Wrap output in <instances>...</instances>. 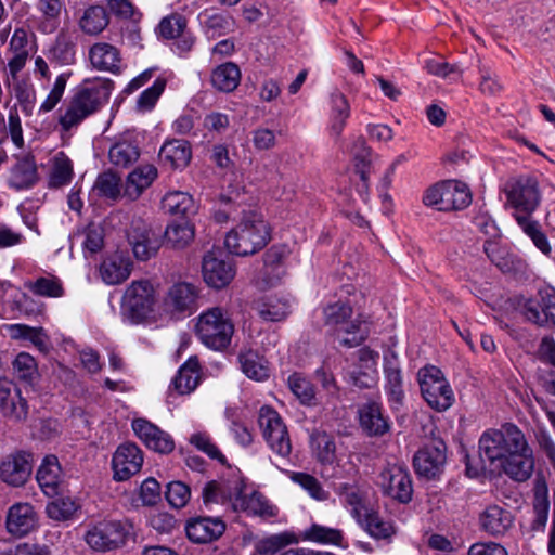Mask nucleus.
Returning a JSON list of instances; mask_svg holds the SVG:
<instances>
[{
    "label": "nucleus",
    "instance_id": "obj_1",
    "mask_svg": "<svg viewBox=\"0 0 555 555\" xmlns=\"http://www.w3.org/2000/svg\"><path fill=\"white\" fill-rule=\"evenodd\" d=\"M488 462L491 475L505 474L516 482L527 481L534 469L533 451L512 423L488 430Z\"/></svg>",
    "mask_w": 555,
    "mask_h": 555
},
{
    "label": "nucleus",
    "instance_id": "obj_2",
    "mask_svg": "<svg viewBox=\"0 0 555 555\" xmlns=\"http://www.w3.org/2000/svg\"><path fill=\"white\" fill-rule=\"evenodd\" d=\"M507 203L515 209V219L534 245L545 255L551 253V245L538 221L531 218L541 203V192L534 176L522 175L511 178L504 188Z\"/></svg>",
    "mask_w": 555,
    "mask_h": 555
},
{
    "label": "nucleus",
    "instance_id": "obj_3",
    "mask_svg": "<svg viewBox=\"0 0 555 555\" xmlns=\"http://www.w3.org/2000/svg\"><path fill=\"white\" fill-rule=\"evenodd\" d=\"M271 240L270 227L261 215L245 214L238 224L228 232L224 245L229 253L246 257L261 250Z\"/></svg>",
    "mask_w": 555,
    "mask_h": 555
},
{
    "label": "nucleus",
    "instance_id": "obj_4",
    "mask_svg": "<svg viewBox=\"0 0 555 555\" xmlns=\"http://www.w3.org/2000/svg\"><path fill=\"white\" fill-rule=\"evenodd\" d=\"M111 91L112 82L109 80H99L78 89L66 104L64 113L59 117L61 127L65 131L77 127L108 101Z\"/></svg>",
    "mask_w": 555,
    "mask_h": 555
},
{
    "label": "nucleus",
    "instance_id": "obj_5",
    "mask_svg": "<svg viewBox=\"0 0 555 555\" xmlns=\"http://www.w3.org/2000/svg\"><path fill=\"white\" fill-rule=\"evenodd\" d=\"M352 307L343 301L328 304L323 308L325 325L333 328V335L341 347L360 346L370 334L369 325L359 317L351 319Z\"/></svg>",
    "mask_w": 555,
    "mask_h": 555
},
{
    "label": "nucleus",
    "instance_id": "obj_6",
    "mask_svg": "<svg viewBox=\"0 0 555 555\" xmlns=\"http://www.w3.org/2000/svg\"><path fill=\"white\" fill-rule=\"evenodd\" d=\"M234 334V324L228 310L212 307L198 315L196 335L208 348L217 351L227 349Z\"/></svg>",
    "mask_w": 555,
    "mask_h": 555
},
{
    "label": "nucleus",
    "instance_id": "obj_7",
    "mask_svg": "<svg viewBox=\"0 0 555 555\" xmlns=\"http://www.w3.org/2000/svg\"><path fill=\"white\" fill-rule=\"evenodd\" d=\"M417 380L422 397L431 409L441 412L453 404V390L440 369L434 365L420 369Z\"/></svg>",
    "mask_w": 555,
    "mask_h": 555
},
{
    "label": "nucleus",
    "instance_id": "obj_8",
    "mask_svg": "<svg viewBox=\"0 0 555 555\" xmlns=\"http://www.w3.org/2000/svg\"><path fill=\"white\" fill-rule=\"evenodd\" d=\"M155 302V291L150 281H132L121 299L122 314L132 323H140L153 312Z\"/></svg>",
    "mask_w": 555,
    "mask_h": 555
},
{
    "label": "nucleus",
    "instance_id": "obj_9",
    "mask_svg": "<svg viewBox=\"0 0 555 555\" xmlns=\"http://www.w3.org/2000/svg\"><path fill=\"white\" fill-rule=\"evenodd\" d=\"M131 526L119 520H103L90 528L85 540L98 552H111L124 546L130 534Z\"/></svg>",
    "mask_w": 555,
    "mask_h": 555
},
{
    "label": "nucleus",
    "instance_id": "obj_10",
    "mask_svg": "<svg viewBox=\"0 0 555 555\" xmlns=\"http://www.w3.org/2000/svg\"><path fill=\"white\" fill-rule=\"evenodd\" d=\"M258 423L270 449L281 459H287L292 452V443L280 414L264 405L259 410Z\"/></svg>",
    "mask_w": 555,
    "mask_h": 555
},
{
    "label": "nucleus",
    "instance_id": "obj_11",
    "mask_svg": "<svg viewBox=\"0 0 555 555\" xmlns=\"http://www.w3.org/2000/svg\"><path fill=\"white\" fill-rule=\"evenodd\" d=\"M517 307L524 317L539 325H555V292L553 289L539 291L534 297H519Z\"/></svg>",
    "mask_w": 555,
    "mask_h": 555
},
{
    "label": "nucleus",
    "instance_id": "obj_12",
    "mask_svg": "<svg viewBox=\"0 0 555 555\" xmlns=\"http://www.w3.org/2000/svg\"><path fill=\"white\" fill-rule=\"evenodd\" d=\"M126 234L134 257L140 261L154 257L162 246L159 234L155 233L142 218H133Z\"/></svg>",
    "mask_w": 555,
    "mask_h": 555
},
{
    "label": "nucleus",
    "instance_id": "obj_13",
    "mask_svg": "<svg viewBox=\"0 0 555 555\" xmlns=\"http://www.w3.org/2000/svg\"><path fill=\"white\" fill-rule=\"evenodd\" d=\"M378 479V483L385 495L402 504L411 502L413 496V481L405 466H388L380 472Z\"/></svg>",
    "mask_w": 555,
    "mask_h": 555
},
{
    "label": "nucleus",
    "instance_id": "obj_14",
    "mask_svg": "<svg viewBox=\"0 0 555 555\" xmlns=\"http://www.w3.org/2000/svg\"><path fill=\"white\" fill-rule=\"evenodd\" d=\"M447 462V447L442 440L434 439L421 448L413 456V467L420 477L438 478Z\"/></svg>",
    "mask_w": 555,
    "mask_h": 555
},
{
    "label": "nucleus",
    "instance_id": "obj_15",
    "mask_svg": "<svg viewBox=\"0 0 555 555\" xmlns=\"http://www.w3.org/2000/svg\"><path fill=\"white\" fill-rule=\"evenodd\" d=\"M383 371L385 377V392L392 410L402 406L405 393L403 389V374L400 361L392 351L384 356Z\"/></svg>",
    "mask_w": 555,
    "mask_h": 555
},
{
    "label": "nucleus",
    "instance_id": "obj_16",
    "mask_svg": "<svg viewBox=\"0 0 555 555\" xmlns=\"http://www.w3.org/2000/svg\"><path fill=\"white\" fill-rule=\"evenodd\" d=\"M33 470V456L25 451L15 452L7 456L0 464V478L12 487L26 483Z\"/></svg>",
    "mask_w": 555,
    "mask_h": 555
},
{
    "label": "nucleus",
    "instance_id": "obj_17",
    "mask_svg": "<svg viewBox=\"0 0 555 555\" xmlns=\"http://www.w3.org/2000/svg\"><path fill=\"white\" fill-rule=\"evenodd\" d=\"M142 464L143 454L139 447L131 442L122 443L113 455L114 478L119 481L128 480L140 472Z\"/></svg>",
    "mask_w": 555,
    "mask_h": 555
},
{
    "label": "nucleus",
    "instance_id": "obj_18",
    "mask_svg": "<svg viewBox=\"0 0 555 555\" xmlns=\"http://www.w3.org/2000/svg\"><path fill=\"white\" fill-rule=\"evenodd\" d=\"M132 429L149 449L157 453L168 454L175 449L172 437L144 418L134 420L132 422Z\"/></svg>",
    "mask_w": 555,
    "mask_h": 555
},
{
    "label": "nucleus",
    "instance_id": "obj_19",
    "mask_svg": "<svg viewBox=\"0 0 555 555\" xmlns=\"http://www.w3.org/2000/svg\"><path fill=\"white\" fill-rule=\"evenodd\" d=\"M245 488L243 479L235 477L232 479L211 480L203 488L202 496L205 506L221 503L229 504L233 509V503L241 489Z\"/></svg>",
    "mask_w": 555,
    "mask_h": 555
},
{
    "label": "nucleus",
    "instance_id": "obj_20",
    "mask_svg": "<svg viewBox=\"0 0 555 555\" xmlns=\"http://www.w3.org/2000/svg\"><path fill=\"white\" fill-rule=\"evenodd\" d=\"M8 532L14 537L22 538L35 531L38 527V516L29 503L13 504L7 515Z\"/></svg>",
    "mask_w": 555,
    "mask_h": 555
},
{
    "label": "nucleus",
    "instance_id": "obj_21",
    "mask_svg": "<svg viewBox=\"0 0 555 555\" xmlns=\"http://www.w3.org/2000/svg\"><path fill=\"white\" fill-rule=\"evenodd\" d=\"M198 289L188 282L171 285L164 298L165 308L171 313H192L196 309Z\"/></svg>",
    "mask_w": 555,
    "mask_h": 555
},
{
    "label": "nucleus",
    "instance_id": "obj_22",
    "mask_svg": "<svg viewBox=\"0 0 555 555\" xmlns=\"http://www.w3.org/2000/svg\"><path fill=\"white\" fill-rule=\"evenodd\" d=\"M225 528V522L219 517H197L186 522L185 532L192 542L204 544L218 540Z\"/></svg>",
    "mask_w": 555,
    "mask_h": 555
},
{
    "label": "nucleus",
    "instance_id": "obj_23",
    "mask_svg": "<svg viewBox=\"0 0 555 555\" xmlns=\"http://www.w3.org/2000/svg\"><path fill=\"white\" fill-rule=\"evenodd\" d=\"M361 429L370 437H382L390 431L391 424L383 413L382 404L369 401L359 408Z\"/></svg>",
    "mask_w": 555,
    "mask_h": 555
},
{
    "label": "nucleus",
    "instance_id": "obj_24",
    "mask_svg": "<svg viewBox=\"0 0 555 555\" xmlns=\"http://www.w3.org/2000/svg\"><path fill=\"white\" fill-rule=\"evenodd\" d=\"M0 412L13 421L24 420L28 412L21 390L8 378H0Z\"/></svg>",
    "mask_w": 555,
    "mask_h": 555
},
{
    "label": "nucleus",
    "instance_id": "obj_25",
    "mask_svg": "<svg viewBox=\"0 0 555 555\" xmlns=\"http://www.w3.org/2000/svg\"><path fill=\"white\" fill-rule=\"evenodd\" d=\"M39 180L37 164L31 154L15 156V163L10 169L8 184L21 191L33 188Z\"/></svg>",
    "mask_w": 555,
    "mask_h": 555
},
{
    "label": "nucleus",
    "instance_id": "obj_26",
    "mask_svg": "<svg viewBox=\"0 0 555 555\" xmlns=\"http://www.w3.org/2000/svg\"><path fill=\"white\" fill-rule=\"evenodd\" d=\"M159 163L170 170L184 169L192 158L191 144L181 139L165 141L158 153Z\"/></svg>",
    "mask_w": 555,
    "mask_h": 555
},
{
    "label": "nucleus",
    "instance_id": "obj_27",
    "mask_svg": "<svg viewBox=\"0 0 555 555\" xmlns=\"http://www.w3.org/2000/svg\"><path fill=\"white\" fill-rule=\"evenodd\" d=\"M202 269L205 282L215 288L224 287L235 275L233 264L217 258L214 253H207L204 256Z\"/></svg>",
    "mask_w": 555,
    "mask_h": 555
},
{
    "label": "nucleus",
    "instance_id": "obj_28",
    "mask_svg": "<svg viewBox=\"0 0 555 555\" xmlns=\"http://www.w3.org/2000/svg\"><path fill=\"white\" fill-rule=\"evenodd\" d=\"M245 489L246 487L241 489V493L234 499L232 511L264 518L276 516V507L271 505L261 493L253 491L251 494L247 495Z\"/></svg>",
    "mask_w": 555,
    "mask_h": 555
},
{
    "label": "nucleus",
    "instance_id": "obj_29",
    "mask_svg": "<svg viewBox=\"0 0 555 555\" xmlns=\"http://www.w3.org/2000/svg\"><path fill=\"white\" fill-rule=\"evenodd\" d=\"M132 270V262L129 257L122 254H114L106 257L100 264V275L108 285L120 284L126 281Z\"/></svg>",
    "mask_w": 555,
    "mask_h": 555
},
{
    "label": "nucleus",
    "instance_id": "obj_30",
    "mask_svg": "<svg viewBox=\"0 0 555 555\" xmlns=\"http://www.w3.org/2000/svg\"><path fill=\"white\" fill-rule=\"evenodd\" d=\"M91 65L102 72L117 74L120 72L121 57L119 50L107 42L94 43L89 50Z\"/></svg>",
    "mask_w": 555,
    "mask_h": 555
},
{
    "label": "nucleus",
    "instance_id": "obj_31",
    "mask_svg": "<svg viewBox=\"0 0 555 555\" xmlns=\"http://www.w3.org/2000/svg\"><path fill=\"white\" fill-rule=\"evenodd\" d=\"M442 196L440 211L462 210L472 202L467 185L457 180L442 181Z\"/></svg>",
    "mask_w": 555,
    "mask_h": 555
},
{
    "label": "nucleus",
    "instance_id": "obj_32",
    "mask_svg": "<svg viewBox=\"0 0 555 555\" xmlns=\"http://www.w3.org/2000/svg\"><path fill=\"white\" fill-rule=\"evenodd\" d=\"M488 258L503 274L511 278H522L526 272V263L508 247L492 248L491 253H488Z\"/></svg>",
    "mask_w": 555,
    "mask_h": 555
},
{
    "label": "nucleus",
    "instance_id": "obj_33",
    "mask_svg": "<svg viewBox=\"0 0 555 555\" xmlns=\"http://www.w3.org/2000/svg\"><path fill=\"white\" fill-rule=\"evenodd\" d=\"M199 363L196 358H190L177 372L169 391L175 390L178 395H189L198 386Z\"/></svg>",
    "mask_w": 555,
    "mask_h": 555
},
{
    "label": "nucleus",
    "instance_id": "obj_34",
    "mask_svg": "<svg viewBox=\"0 0 555 555\" xmlns=\"http://www.w3.org/2000/svg\"><path fill=\"white\" fill-rule=\"evenodd\" d=\"M288 254V249L284 245H273L263 256V280L266 285L274 286L284 275L283 261Z\"/></svg>",
    "mask_w": 555,
    "mask_h": 555
},
{
    "label": "nucleus",
    "instance_id": "obj_35",
    "mask_svg": "<svg viewBox=\"0 0 555 555\" xmlns=\"http://www.w3.org/2000/svg\"><path fill=\"white\" fill-rule=\"evenodd\" d=\"M157 177V169L153 165H143L132 170L125 183V195L130 199H137Z\"/></svg>",
    "mask_w": 555,
    "mask_h": 555
},
{
    "label": "nucleus",
    "instance_id": "obj_36",
    "mask_svg": "<svg viewBox=\"0 0 555 555\" xmlns=\"http://www.w3.org/2000/svg\"><path fill=\"white\" fill-rule=\"evenodd\" d=\"M241 76L240 67L233 62H227L211 72L210 81L218 91L229 93L238 87Z\"/></svg>",
    "mask_w": 555,
    "mask_h": 555
},
{
    "label": "nucleus",
    "instance_id": "obj_37",
    "mask_svg": "<svg viewBox=\"0 0 555 555\" xmlns=\"http://www.w3.org/2000/svg\"><path fill=\"white\" fill-rule=\"evenodd\" d=\"M310 446L318 462L323 466L333 464L336 456V442L333 435L314 430L310 435Z\"/></svg>",
    "mask_w": 555,
    "mask_h": 555
},
{
    "label": "nucleus",
    "instance_id": "obj_38",
    "mask_svg": "<svg viewBox=\"0 0 555 555\" xmlns=\"http://www.w3.org/2000/svg\"><path fill=\"white\" fill-rule=\"evenodd\" d=\"M36 478L46 494H55L61 482V466L57 459L47 456L39 466Z\"/></svg>",
    "mask_w": 555,
    "mask_h": 555
},
{
    "label": "nucleus",
    "instance_id": "obj_39",
    "mask_svg": "<svg viewBox=\"0 0 555 555\" xmlns=\"http://www.w3.org/2000/svg\"><path fill=\"white\" fill-rule=\"evenodd\" d=\"M291 312V300L287 296L270 295L258 307L259 315L270 322L285 319Z\"/></svg>",
    "mask_w": 555,
    "mask_h": 555
},
{
    "label": "nucleus",
    "instance_id": "obj_40",
    "mask_svg": "<svg viewBox=\"0 0 555 555\" xmlns=\"http://www.w3.org/2000/svg\"><path fill=\"white\" fill-rule=\"evenodd\" d=\"M298 542L297 535L289 531L270 534L256 541L255 553L257 555H275L284 547Z\"/></svg>",
    "mask_w": 555,
    "mask_h": 555
},
{
    "label": "nucleus",
    "instance_id": "obj_41",
    "mask_svg": "<svg viewBox=\"0 0 555 555\" xmlns=\"http://www.w3.org/2000/svg\"><path fill=\"white\" fill-rule=\"evenodd\" d=\"M109 18L107 11L102 5H90L85 10L79 20V26L85 34L99 35L108 25Z\"/></svg>",
    "mask_w": 555,
    "mask_h": 555
},
{
    "label": "nucleus",
    "instance_id": "obj_42",
    "mask_svg": "<svg viewBox=\"0 0 555 555\" xmlns=\"http://www.w3.org/2000/svg\"><path fill=\"white\" fill-rule=\"evenodd\" d=\"M335 493L343 500L345 504L351 507L352 516L356 519H360V516L367 508L364 505V496L356 481L340 482L334 486Z\"/></svg>",
    "mask_w": 555,
    "mask_h": 555
},
{
    "label": "nucleus",
    "instance_id": "obj_43",
    "mask_svg": "<svg viewBox=\"0 0 555 555\" xmlns=\"http://www.w3.org/2000/svg\"><path fill=\"white\" fill-rule=\"evenodd\" d=\"M162 209L172 216H188L195 210L193 197L189 193L168 192L162 199Z\"/></svg>",
    "mask_w": 555,
    "mask_h": 555
},
{
    "label": "nucleus",
    "instance_id": "obj_44",
    "mask_svg": "<svg viewBox=\"0 0 555 555\" xmlns=\"http://www.w3.org/2000/svg\"><path fill=\"white\" fill-rule=\"evenodd\" d=\"M349 116L350 106L346 96L339 91H334L331 94V132L335 137L341 134Z\"/></svg>",
    "mask_w": 555,
    "mask_h": 555
},
{
    "label": "nucleus",
    "instance_id": "obj_45",
    "mask_svg": "<svg viewBox=\"0 0 555 555\" xmlns=\"http://www.w3.org/2000/svg\"><path fill=\"white\" fill-rule=\"evenodd\" d=\"M356 520L374 539H389L395 533L392 525L383 520L376 512L366 509Z\"/></svg>",
    "mask_w": 555,
    "mask_h": 555
},
{
    "label": "nucleus",
    "instance_id": "obj_46",
    "mask_svg": "<svg viewBox=\"0 0 555 555\" xmlns=\"http://www.w3.org/2000/svg\"><path fill=\"white\" fill-rule=\"evenodd\" d=\"M140 157L139 147L127 140L115 142L108 151L109 162L120 168H127L134 164Z\"/></svg>",
    "mask_w": 555,
    "mask_h": 555
},
{
    "label": "nucleus",
    "instance_id": "obj_47",
    "mask_svg": "<svg viewBox=\"0 0 555 555\" xmlns=\"http://www.w3.org/2000/svg\"><path fill=\"white\" fill-rule=\"evenodd\" d=\"M165 244L175 249L186 247L194 238V228L188 221L168 224L164 233Z\"/></svg>",
    "mask_w": 555,
    "mask_h": 555
},
{
    "label": "nucleus",
    "instance_id": "obj_48",
    "mask_svg": "<svg viewBox=\"0 0 555 555\" xmlns=\"http://www.w3.org/2000/svg\"><path fill=\"white\" fill-rule=\"evenodd\" d=\"M25 288L37 296L59 298L64 294L61 280L55 275L40 276L34 281H26Z\"/></svg>",
    "mask_w": 555,
    "mask_h": 555
},
{
    "label": "nucleus",
    "instance_id": "obj_49",
    "mask_svg": "<svg viewBox=\"0 0 555 555\" xmlns=\"http://www.w3.org/2000/svg\"><path fill=\"white\" fill-rule=\"evenodd\" d=\"M322 475L326 479L356 481L359 469L350 457H335L333 464L322 466Z\"/></svg>",
    "mask_w": 555,
    "mask_h": 555
},
{
    "label": "nucleus",
    "instance_id": "obj_50",
    "mask_svg": "<svg viewBox=\"0 0 555 555\" xmlns=\"http://www.w3.org/2000/svg\"><path fill=\"white\" fill-rule=\"evenodd\" d=\"M344 537L340 530L318 524H313L301 533V540L320 544L340 545Z\"/></svg>",
    "mask_w": 555,
    "mask_h": 555
},
{
    "label": "nucleus",
    "instance_id": "obj_51",
    "mask_svg": "<svg viewBox=\"0 0 555 555\" xmlns=\"http://www.w3.org/2000/svg\"><path fill=\"white\" fill-rule=\"evenodd\" d=\"M73 178V164L68 157L60 153L54 158V164L49 176V188L57 189L68 184Z\"/></svg>",
    "mask_w": 555,
    "mask_h": 555
},
{
    "label": "nucleus",
    "instance_id": "obj_52",
    "mask_svg": "<svg viewBox=\"0 0 555 555\" xmlns=\"http://www.w3.org/2000/svg\"><path fill=\"white\" fill-rule=\"evenodd\" d=\"M51 52L60 63L73 64L76 56L75 37L68 31H60Z\"/></svg>",
    "mask_w": 555,
    "mask_h": 555
},
{
    "label": "nucleus",
    "instance_id": "obj_53",
    "mask_svg": "<svg viewBox=\"0 0 555 555\" xmlns=\"http://www.w3.org/2000/svg\"><path fill=\"white\" fill-rule=\"evenodd\" d=\"M121 179L113 171L108 170L98 176L94 190L99 195L108 199L116 201L121 194Z\"/></svg>",
    "mask_w": 555,
    "mask_h": 555
},
{
    "label": "nucleus",
    "instance_id": "obj_54",
    "mask_svg": "<svg viewBox=\"0 0 555 555\" xmlns=\"http://www.w3.org/2000/svg\"><path fill=\"white\" fill-rule=\"evenodd\" d=\"M240 363L244 374L255 380H264L269 377V367L255 352H247L240 356Z\"/></svg>",
    "mask_w": 555,
    "mask_h": 555
},
{
    "label": "nucleus",
    "instance_id": "obj_55",
    "mask_svg": "<svg viewBox=\"0 0 555 555\" xmlns=\"http://www.w3.org/2000/svg\"><path fill=\"white\" fill-rule=\"evenodd\" d=\"M78 506L69 498H59L49 502L46 506L48 517L54 521H67L73 518Z\"/></svg>",
    "mask_w": 555,
    "mask_h": 555
},
{
    "label": "nucleus",
    "instance_id": "obj_56",
    "mask_svg": "<svg viewBox=\"0 0 555 555\" xmlns=\"http://www.w3.org/2000/svg\"><path fill=\"white\" fill-rule=\"evenodd\" d=\"M289 390L302 404L311 405L315 400L313 385L301 374L294 373L287 379Z\"/></svg>",
    "mask_w": 555,
    "mask_h": 555
},
{
    "label": "nucleus",
    "instance_id": "obj_57",
    "mask_svg": "<svg viewBox=\"0 0 555 555\" xmlns=\"http://www.w3.org/2000/svg\"><path fill=\"white\" fill-rule=\"evenodd\" d=\"M85 240L82 242L83 253L94 255L102 250L104 246V228L100 223H90L83 231Z\"/></svg>",
    "mask_w": 555,
    "mask_h": 555
},
{
    "label": "nucleus",
    "instance_id": "obj_58",
    "mask_svg": "<svg viewBox=\"0 0 555 555\" xmlns=\"http://www.w3.org/2000/svg\"><path fill=\"white\" fill-rule=\"evenodd\" d=\"M371 149L366 145V142L363 138H358L352 147V155L356 162L354 166L357 172L360 175L362 181H366L367 179V169L371 164Z\"/></svg>",
    "mask_w": 555,
    "mask_h": 555
},
{
    "label": "nucleus",
    "instance_id": "obj_59",
    "mask_svg": "<svg viewBox=\"0 0 555 555\" xmlns=\"http://www.w3.org/2000/svg\"><path fill=\"white\" fill-rule=\"evenodd\" d=\"M512 524L509 512L500 506H488V533L500 534L505 532Z\"/></svg>",
    "mask_w": 555,
    "mask_h": 555
},
{
    "label": "nucleus",
    "instance_id": "obj_60",
    "mask_svg": "<svg viewBox=\"0 0 555 555\" xmlns=\"http://www.w3.org/2000/svg\"><path fill=\"white\" fill-rule=\"evenodd\" d=\"M292 480L302 487L313 499L318 501L327 500L328 493L314 476L306 473H293Z\"/></svg>",
    "mask_w": 555,
    "mask_h": 555
},
{
    "label": "nucleus",
    "instance_id": "obj_61",
    "mask_svg": "<svg viewBox=\"0 0 555 555\" xmlns=\"http://www.w3.org/2000/svg\"><path fill=\"white\" fill-rule=\"evenodd\" d=\"M185 28L186 18L179 13L164 17L158 25L160 36L166 39L177 38Z\"/></svg>",
    "mask_w": 555,
    "mask_h": 555
},
{
    "label": "nucleus",
    "instance_id": "obj_62",
    "mask_svg": "<svg viewBox=\"0 0 555 555\" xmlns=\"http://www.w3.org/2000/svg\"><path fill=\"white\" fill-rule=\"evenodd\" d=\"M13 370L17 378L31 382L37 375V363L29 353L21 352L13 361Z\"/></svg>",
    "mask_w": 555,
    "mask_h": 555
},
{
    "label": "nucleus",
    "instance_id": "obj_63",
    "mask_svg": "<svg viewBox=\"0 0 555 555\" xmlns=\"http://www.w3.org/2000/svg\"><path fill=\"white\" fill-rule=\"evenodd\" d=\"M165 496L172 507L181 508L189 502L191 491L185 483L181 481H172L167 485Z\"/></svg>",
    "mask_w": 555,
    "mask_h": 555
},
{
    "label": "nucleus",
    "instance_id": "obj_64",
    "mask_svg": "<svg viewBox=\"0 0 555 555\" xmlns=\"http://www.w3.org/2000/svg\"><path fill=\"white\" fill-rule=\"evenodd\" d=\"M233 26V18L221 13L208 15L205 20L206 31L211 37L222 36L231 31Z\"/></svg>",
    "mask_w": 555,
    "mask_h": 555
}]
</instances>
